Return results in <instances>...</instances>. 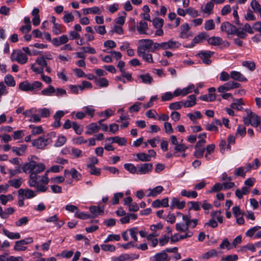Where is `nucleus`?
<instances>
[{
  "label": "nucleus",
  "mask_w": 261,
  "mask_h": 261,
  "mask_svg": "<svg viewBox=\"0 0 261 261\" xmlns=\"http://www.w3.org/2000/svg\"><path fill=\"white\" fill-rule=\"evenodd\" d=\"M42 87V84L39 81H35L31 83L25 81L21 82L19 85V89L21 91L26 92L40 90Z\"/></svg>",
  "instance_id": "4"
},
{
  "label": "nucleus",
  "mask_w": 261,
  "mask_h": 261,
  "mask_svg": "<svg viewBox=\"0 0 261 261\" xmlns=\"http://www.w3.org/2000/svg\"><path fill=\"white\" fill-rule=\"evenodd\" d=\"M208 44L212 45H219L222 43L223 40L220 37H208L207 39Z\"/></svg>",
  "instance_id": "29"
},
{
  "label": "nucleus",
  "mask_w": 261,
  "mask_h": 261,
  "mask_svg": "<svg viewBox=\"0 0 261 261\" xmlns=\"http://www.w3.org/2000/svg\"><path fill=\"white\" fill-rule=\"evenodd\" d=\"M240 84L238 83L234 82H229L226 83L223 85L219 87L218 88V91L219 92L224 93L231 89L239 88L240 87Z\"/></svg>",
  "instance_id": "9"
},
{
  "label": "nucleus",
  "mask_w": 261,
  "mask_h": 261,
  "mask_svg": "<svg viewBox=\"0 0 261 261\" xmlns=\"http://www.w3.org/2000/svg\"><path fill=\"white\" fill-rule=\"evenodd\" d=\"M176 229L179 232H185L188 230L189 226L185 224L178 223L175 225Z\"/></svg>",
  "instance_id": "50"
},
{
  "label": "nucleus",
  "mask_w": 261,
  "mask_h": 261,
  "mask_svg": "<svg viewBox=\"0 0 261 261\" xmlns=\"http://www.w3.org/2000/svg\"><path fill=\"white\" fill-rule=\"evenodd\" d=\"M148 23L145 21L141 20L137 26V30L140 34H147Z\"/></svg>",
  "instance_id": "21"
},
{
  "label": "nucleus",
  "mask_w": 261,
  "mask_h": 261,
  "mask_svg": "<svg viewBox=\"0 0 261 261\" xmlns=\"http://www.w3.org/2000/svg\"><path fill=\"white\" fill-rule=\"evenodd\" d=\"M138 77L141 80L142 83L147 85H150L153 81V78L148 73L144 74H140L138 75Z\"/></svg>",
  "instance_id": "25"
},
{
  "label": "nucleus",
  "mask_w": 261,
  "mask_h": 261,
  "mask_svg": "<svg viewBox=\"0 0 261 261\" xmlns=\"http://www.w3.org/2000/svg\"><path fill=\"white\" fill-rule=\"evenodd\" d=\"M64 115L65 113L63 111H58L56 112L55 115L54 116L55 122L53 124V126L57 128L61 126L60 119L64 116Z\"/></svg>",
  "instance_id": "20"
},
{
  "label": "nucleus",
  "mask_w": 261,
  "mask_h": 261,
  "mask_svg": "<svg viewBox=\"0 0 261 261\" xmlns=\"http://www.w3.org/2000/svg\"><path fill=\"white\" fill-rule=\"evenodd\" d=\"M218 256V252L215 249H211L205 253L203 254L200 257L203 259H208L211 257Z\"/></svg>",
  "instance_id": "34"
},
{
  "label": "nucleus",
  "mask_w": 261,
  "mask_h": 261,
  "mask_svg": "<svg viewBox=\"0 0 261 261\" xmlns=\"http://www.w3.org/2000/svg\"><path fill=\"white\" fill-rule=\"evenodd\" d=\"M5 82L10 87H14L15 85L14 77L10 74H8L5 77Z\"/></svg>",
  "instance_id": "42"
},
{
  "label": "nucleus",
  "mask_w": 261,
  "mask_h": 261,
  "mask_svg": "<svg viewBox=\"0 0 261 261\" xmlns=\"http://www.w3.org/2000/svg\"><path fill=\"white\" fill-rule=\"evenodd\" d=\"M14 197L11 194L0 195V202L3 205H6L8 201H12Z\"/></svg>",
  "instance_id": "36"
},
{
  "label": "nucleus",
  "mask_w": 261,
  "mask_h": 261,
  "mask_svg": "<svg viewBox=\"0 0 261 261\" xmlns=\"http://www.w3.org/2000/svg\"><path fill=\"white\" fill-rule=\"evenodd\" d=\"M137 174H146L150 172L153 169L152 163L141 164L137 166Z\"/></svg>",
  "instance_id": "10"
},
{
  "label": "nucleus",
  "mask_w": 261,
  "mask_h": 261,
  "mask_svg": "<svg viewBox=\"0 0 261 261\" xmlns=\"http://www.w3.org/2000/svg\"><path fill=\"white\" fill-rule=\"evenodd\" d=\"M215 25L213 19H209L205 21L204 29L206 31H210L215 29Z\"/></svg>",
  "instance_id": "52"
},
{
  "label": "nucleus",
  "mask_w": 261,
  "mask_h": 261,
  "mask_svg": "<svg viewBox=\"0 0 261 261\" xmlns=\"http://www.w3.org/2000/svg\"><path fill=\"white\" fill-rule=\"evenodd\" d=\"M242 65L248 68L251 71H253L255 69V64L253 61H245L242 62Z\"/></svg>",
  "instance_id": "51"
},
{
  "label": "nucleus",
  "mask_w": 261,
  "mask_h": 261,
  "mask_svg": "<svg viewBox=\"0 0 261 261\" xmlns=\"http://www.w3.org/2000/svg\"><path fill=\"white\" fill-rule=\"evenodd\" d=\"M9 185L16 189L19 188L22 185V179L21 177L18 178H14L9 180L8 181Z\"/></svg>",
  "instance_id": "33"
},
{
  "label": "nucleus",
  "mask_w": 261,
  "mask_h": 261,
  "mask_svg": "<svg viewBox=\"0 0 261 261\" xmlns=\"http://www.w3.org/2000/svg\"><path fill=\"white\" fill-rule=\"evenodd\" d=\"M196 104V96L192 94L188 97L187 100L184 103L185 108H190L194 106Z\"/></svg>",
  "instance_id": "27"
},
{
  "label": "nucleus",
  "mask_w": 261,
  "mask_h": 261,
  "mask_svg": "<svg viewBox=\"0 0 261 261\" xmlns=\"http://www.w3.org/2000/svg\"><path fill=\"white\" fill-rule=\"evenodd\" d=\"M230 77L240 82H246L247 80L241 72L237 71H232L230 72Z\"/></svg>",
  "instance_id": "24"
},
{
  "label": "nucleus",
  "mask_w": 261,
  "mask_h": 261,
  "mask_svg": "<svg viewBox=\"0 0 261 261\" xmlns=\"http://www.w3.org/2000/svg\"><path fill=\"white\" fill-rule=\"evenodd\" d=\"M96 84L99 87H106L109 85V82L105 77L99 78L96 81Z\"/></svg>",
  "instance_id": "40"
},
{
  "label": "nucleus",
  "mask_w": 261,
  "mask_h": 261,
  "mask_svg": "<svg viewBox=\"0 0 261 261\" xmlns=\"http://www.w3.org/2000/svg\"><path fill=\"white\" fill-rule=\"evenodd\" d=\"M237 101L236 102H233L231 104L230 107L233 109H236L238 110H241L242 109V99H239L237 100Z\"/></svg>",
  "instance_id": "56"
},
{
  "label": "nucleus",
  "mask_w": 261,
  "mask_h": 261,
  "mask_svg": "<svg viewBox=\"0 0 261 261\" xmlns=\"http://www.w3.org/2000/svg\"><path fill=\"white\" fill-rule=\"evenodd\" d=\"M63 20L65 23H67L74 20V16L72 13L65 12L63 16Z\"/></svg>",
  "instance_id": "62"
},
{
  "label": "nucleus",
  "mask_w": 261,
  "mask_h": 261,
  "mask_svg": "<svg viewBox=\"0 0 261 261\" xmlns=\"http://www.w3.org/2000/svg\"><path fill=\"white\" fill-rule=\"evenodd\" d=\"M168 257L167 253L164 250L155 254L150 259L152 261H169L170 258L168 259Z\"/></svg>",
  "instance_id": "16"
},
{
  "label": "nucleus",
  "mask_w": 261,
  "mask_h": 261,
  "mask_svg": "<svg viewBox=\"0 0 261 261\" xmlns=\"http://www.w3.org/2000/svg\"><path fill=\"white\" fill-rule=\"evenodd\" d=\"M246 134V129L245 126L243 125H239L237 129L236 134V137L240 136L241 137H244Z\"/></svg>",
  "instance_id": "43"
},
{
  "label": "nucleus",
  "mask_w": 261,
  "mask_h": 261,
  "mask_svg": "<svg viewBox=\"0 0 261 261\" xmlns=\"http://www.w3.org/2000/svg\"><path fill=\"white\" fill-rule=\"evenodd\" d=\"M188 147L184 144H178L177 145L175 146L174 147V150L175 152H174V155L175 156H179V152L182 153L185 152Z\"/></svg>",
  "instance_id": "28"
},
{
  "label": "nucleus",
  "mask_w": 261,
  "mask_h": 261,
  "mask_svg": "<svg viewBox=\"0 0 261 261\" xmlns=\"http://www.w3.org/2000/svg\"><path fill=\"white\" fill-rule=\"evenodd\" d=\"M37 191H33L32 189H19L18 191V197H23L24 198L31 199L35 197L37 195Z\"/></svg>",
  "instance_id": "7"
},
{
  "label": "nucleus",
  "mask_w": 261,
  "mask_h": 261,
  "mask_svg": "<svg viewBox=\"0 0 261 261\" xmlns=\"http://www.w3.org/2000/svg\"><path fill=\"white\" fill-rule=\"evenodd\" d=\"M180 194L181 196L187 197L188 198L192 197L195 198L198 196V194L196 191H188L185 189L181 190Z\"/></svg>",
  "instance_id": "37"
},
{
  "label": "nucleus",
  "mask_w": 261,
  "mask_h": 261,
  "mask_svg": "<svg viewBox=\"0 0 261 261\" xmlns=\"http://www.w3.org/2000/svg\"><path fill=\"white\" fill-rule=\"evenodd\" d=\"M45 169V165L41 163H37L35 162V168L33 173L30 175L28 180L29 187L35 188L37 192L44 193L48 190V187L42 184H39L38 179L40 176L38 174L43 172Z\"/></svg>",
  "instance_id": "1"
},
{
  "label": "nucleus",
  "mask_w": 261,
  "mask_h": 261,
  "mask_svg": "<svg viewBox=\"0 0 261 261\" xmlns=\"http://www.w3.org/2000/svg\"><path fill=\"white\" fill-rule=\"evenodd\" d=\"M12 61H16L21 64H24L28 61L27 56L20 50H14L11 54Z\"/></svg>",
  "instance_id": "5"
},
{
  "label": "nucleus",
  "mask_w": 261,
  "mask_h": 261,
  "mask_svg": "<svg viewBox=\"0 0 261 261\" xmlns=\"http://www.w3.org/2000/svg\"><path fill=\"white\" fill-rule=\"evenodd\" d=\"M213 55V53L211 51H202L198 54V56L202 60L204 63L209 65L212 61L210 59Z\"/></svg>",
  "instance_id": "13"
},
{
  "label": "nucleus",
  "mask_w": 261,
  "mask_h": 261,
  "mask_svg": "<svg viewBox=\"0 0 261 261\" xmlns=\"http://www.w3.org/2000/svg\"><path fill=\"white\" fill-rule=\"evenodd\" d=\"M27 146L25 144L21 145L20 147H13L12 150L17 155H22L25 152Z\"/></svg>",
  "instance_id": "31"
},
{
  "label": "nucleus",
  "mask_w": 261,
  "mask_h": 261,
  "mask_svg": "<svg viewBox=\"0 0 261 261\" xmlns=\"http://www.w3.org/2000/svg\"><path fill=\"white\" fill-rule=\"evenodd\" d=\"M181 44L178 41L170 40L167 42H164V50L167 49H175L179 47Z\"/></svg>",
  "instance_id": "23"
},
{
  "label": "nucleus",
  "mask_w": 261,
  "mask_h": 261,
  "mask_svg": "<svg viewBox=\"0 0 261 261\" xmlns=\"http://www.w3.org/2000/svg\"><path fill=\"white\" fill-rule=\"evenodd\" d=\"M214 1L215 0H211L209 2L207 3L204 8L202 7V11L205 13H207L208 15L211 14L214 6Z\"/></svg>",
  "instance_id": "30"
},
{
  "label": "nucleus",
  "mask_w": 261,
  "mask_h": 261,
  "mask_svg": "<svg viewBox=\"0 0 261 261\" xmlns=\"http://www.w3.org/2000/svg\"><path fill=\"white\" fill-rule=\"evenodd\" d=\"M238 256L237 254L228 255L221 259V261H236L238 259Z\"/></svg>",
  "instance_id": "64"
},
{
  "label": "nucleus",
  "mask_w": 261,
  "mask_h": 261,
  "mask_svg": "<svg viewBox=\"0 0 261 261\" xmlns=\"http://www.w3.org/2000/svg\"><path fill=\"white\" fill-rule=\"evenodd\" d=\"M220 29L222 32L226 33L227 37L230 38L235 34L236 27L228 21H225L221 23Z\"/></svg>",
  "instance_id": "6"
},
{
  "label": "nucleus",
  "mask_w": 261,
  "mask_h": 261,
  "mask_svg": "<svg viewBox=\"0 0 261 261\" xmlns=\"http://www.w3.org/2000/svg\"><path fill=\"white\" fill-rule=\"evenodd\" d=\"M208 35L206 33H201L196 36L193 39L191 45L192 46H195V44L202 42L203 40H207Z\"/></svg>",
  "instance_id": "17"
},
{
  "label": "nucleus",
  "mask_w": 261,
  "mask_h": 261,
  "mask_svg": "<svg viewBox=\"0 0 261 261\" xmlns=\"http://www.w3.org/2000/svg\"><path fill=\"white\" fill-rule=\"evenodd\" d=\"M153 46V40L147 39H142L138 41V46L137 47V54L140 57L146 62L152 63L153 62L152 56L148 52H153L152 46Z\"/></svg>",
  "instance_id": "2"
},
{
  "label": "nucleus",
  "mask_w": 261,
  "mask_h": 261,
  "mask_svg": "<svg viewBox=\"0 0 261 261\" xmlns=\"http://www.w3.org/2000/svg\"><path fill=\"white\" fill-rule=\"evenodd\" d=\"M247 114L251 115V123L250 125L254 127L259 126V130L261 131V119L256 114L253 113L250 110L246 109Z\"/></svg>",
  "instance_id": "8"
},
{
  "label": "nucleus",
  "mask_w": 261,
  "mask_h": 261,
  "mask_svg": "<svg viewBox=\"0 0 261 261\" xmlns=\"http://www.w3.org/2000/svg\"><path fill=\"white\" fill-rule=\"evenodd\" d=\"M174 97H175L174 95V91L173 93L171 92H167L162 95L161 100L162 101H169L172 99Z\"/></svg>",
  "instance_id": "41"
},
{
  "label": "nucleus",
  "mask_w": 261,
  "mask_h": 261,
  "mask_svg": "<svg viewBox=\"0 0 261 261\" xmlns=\"http://www.w3.org/2000/svg\"><path fill=\"white\" fill-rule=\"evenodd\" d=\"M234 35H237L240 38L244 39L246 37L247 35V33L242 28H237L236 27V30Z\"/></svg>",
  "instance_id": "58"
},
{
  "label": "nucleus",
  "mask_w": 261,
  "mask_h": 261,
  "mask_svg": "<svg viewBox=\"0 0 261 261\" xmlns=\"http://www.w3.org/2000/svg\"><path fill=\"white\" fill-rule=\"evenodd\" d=\"M190 30V27L188 23H186L180 27V33L179 37L182 39H186L189 37L188 32Z\"/></svg>",
  "instance_id": "22"
},
{
  "label": "nucleus",
  "mask_w": 261,
  "mask_h": 261,
  "mask_svg": "<svg viewBox=\"0 0 261 261\" xmlns=\"http://www.w3.org/2000/svg\"><path fill=\"white\" fill-rule=\"evenodd\" d=\"M152 22L155 28L161 29L163 25L164 20L162 18H156L153 20Z\"/></svg>",
  "instance_id": "57"
},
{
  "label": "nucleus",
  "mask_w": 261,
  "mask_h": 261,
  "mask_svg": "<svg viewBox=\"0 0 261 261\" xmlns=\"http://www.w3.org/2000/svg\"><path fill=\"white\" fill-rule=\"evenodd\" d=\"M199 98L205 101H213L216 99V96L215 94L209 93L208 94L200 96Z\"/></svg>",
  "instance_id": "38"
},
{
  "label": "nucleus",
  "mask_w": 261,
  "mask_h": 261,
  "mask_svg": "<svg viewBox=\"0 0 261 261\" xmlns=\"http://www.w3.org/2000/svg\"><path fill=\"white\" fill-rule=\"evenodd\" d=\"M136 156L139 161L142 162H148L150 161L148 154L144 152L137 153Z\"/></svg>",
  "instance_id": "39"
},
{
  "label": "nucleus",
  "mask_w": 261,
  "mask_h": 261,
  "mask_svg": "<svg viewBox=\"0 0 261 261\" xmlns=\"http://www.w3.org/2000/svg\"><path fill=\"white\" fill-rule=\"evenodd\" d=\"M164 190V188L161 186H158L153 189H149L147 191L148 192L147 195V197H155L158 195L160 194Z\"/></svg>",
  "instance_id": "18"
},
{
  "label": "nucleus",
  "mask_w": 261,
  "mask_h": 261,
  "mask_svg": "<svg viewBox=\"0 0 261 261\" xmlns=\"http://www.w3.org/2000/svg\"><path fill=\"white\" fill-rule=\"evenodd\" d=\"M83 109L85 111L86 115H88L91 118L94 116L95 110L92 106L84 107Z\"/></svg>",
  "instance_id": "47"
},
{
  "label": "nucleus",
  "mask_w": 261,
  "mask_h": 261,
  "mask_svg": "<svg viewBox=\"0 0 261 261\" xmlns=\"http://www.w3.org/2000/svg\"><path fill=\"white\" fill-rule=\"evenodd\" d=\"M3 233L10 239H18L20 238V235L18 232H10L5 229L3 230Z\"/></svg>",
  "instance_id": "35"
},
{
  "label": "nucleus",
  "mask_w": 261,
  "mask_h": 261,
  "mask_svg": "<svg viewBox=\"0 0 261 261\" xmlns=\"http://www.w3.org/2000/svg\"><path fill=\"white\" fill-rule=\"evenodd\" d=\"M87 168L90 169L89 173L91 175L99 176L101 173V169L95 166H89Z\"/></svg>",
  "instance_id": "53"
},
{
  "label": "nucleus",
  "mask_w": 261,
  "mask_h": 261,
  "mask_svg": "<svg viewBox=\"0 0 261 261\" xmlns=\"http://www.w3.org/2000/svg\"><path fill=\"white\" fill-rule=\"evenodd\" d=\"M100 246L101 249L105 251L114 252L116 250L115 246L113 245L102 244Z\"/></svg>",
  "instance_id": "60"
},
{
  "label": "nucleus",
  "mask_w": 261,
  "mask_h": 261,
  "mask_svg": "<svg viewBox=\"0 0 261 261\" xmlns=\"http://www.w3.org/2000/svg\"><path fill=\"white\" fill-rule=\"evenodd\" d=\"M69 41L67 35H63L59 37L54 38L52 40V43L55 46H59L62 44H66Z\"/></svg>",
  "instance_id": "15"
},
{
  "label": "nucleus",
  "mask_w": 261,
  "mask_h": 261,
  "mask_svg": "<svg viewBox=\"0 0 261 261\" xmlns=\"http://www.w3.org/2000/svg\"><path fill=\"white\" fill-rule=\"evenodd\" d=\"M221 212L220 211H215L211 213V216L213 218H216L219 223L223 222V217L221 215Z\"/></svg>",
  "instance_id": "61"
},
{
  "label": "nucleus",
  "mask_w": 261,
  "mask_h": 261,
  "mask_svg": "<svg viewBox=\"0 0 261 261\" xmlns=\"http://www.w3.org/2000/svg\"><path fill=\"white\" fill-rule=\"evenodd\" d=\"M195 149L194 155L197 158H202L205 150V148L203 147H195Z\"/></svg>",
  "instance_id": "48"
},
{
  "label": "nucleus",
  "mask_w": 261,
  "mask_h": 261,
  "mask_svg": "<svg viewBox=\"0 0 261 261\" xmlns=\"http://www.w3.org/2000/svg\"><path fill=\"white\" fill-rule=\"evenodd\" d=\"M34 159L38 160V158L35 155L32 156L31 161L28 163H25L22 166V170L25 173H29L30 175L33 173L36 162L33 160Z\"/></svg>",
  "instance_id": "11"
},
{
  "label": "nucleus",
  "mask_w": 261,
  "mask_h": 261,
  "mask_svg": "<svg viewBox=\"0 0 261 261\" xmlns=\"http://www.w3.org/2000/svg\"><path fill=\"white\" fill-rule=\"evenodd\" d=\"M182 103V101L172 102L169 105V108L170 110H179L181 108Z\"/></svg>",
  "instance_id": "63"
},
{
  "label": "nucleus",
  "mask_w": 261,
  "mask_h": 261,
  "mask_svg": "<svg viewBox=\"0 0 261 261\" xmlns=\"http://www.w3.org/2000/svg\"><path fill=\"white\" fill-rule=\"evenodd\" d=\"M90 212L93 214L92 218H95L98 215H102L104 213L103 209L100 207L92 206L89 207Z\"/></svg>",
  "instance_id": "32"
},
{
  "label": "nucleus",
  "mask_w": 261,
  "mask_h": 261,
  "mask_svg": "<svg viewBox=\"0 0 261 261\" xmlns=\"http://www.w3.org/2000/svg\"><path fill=\"white\" fill-rule=\"evenodd\" d=\"M186 206V202L185 201H180L179 199L176 197L172 198L170 208L171 210H173L175 207L178 209H182Z\"/></svg>",
  "instance_id": "14"
},
{
  "label": "nucleus",
  "mask_w": 261,
  "mask_h": 261,
  "mask_svg": "<svg viewBox=\"0 0 261 261\" xmlns=\"http://www.w3.org/2000/svg\"><path fill=\"white\" fill-rule=\"evenodd\" d=\"M30 128H32L31 133L33 135H39L43 132L41 126H35L33 125H30Z\"/></svg>",
  "instance_id": "49"
},
{
  "label": "nucleus",
  "mask_w": 261,
  "mask_h": 261,
  "mask_svg": "<svg viewBox=\"0 0 261 261\" xmlns=\"http://www.w3.org/2000/svg\"><path fill=\"white\" fill-rule=\"evenodd\" d=\"M50 171H49V169H48L46 171V172H45V173L42 176H40V184H42L43 185H45L46 186V185H47L49 181V179L48 178V173L49 172H50Z\"/></svg>",
  "instance_id": "44"
},
{
  "label": "nucleus",
  "mask_w": 261,
  "mask_h": 261,
  "mask_svg": "<svg viewBox=\"0 0 261 261\" xmlns=\"http://www.w3.org/2000/svg\"><path fill=\"white\" fill-rule=\"evenodd\" d=\"M74 216L76 218L84 220L87 219L91 217L90 215L84 212H80L79 210L75 213Z\"/></svg>",
  "instance_id": "59"
},
{
  "label": "nucleus",
  "mask_w": 261,
  "mask_h": 261,
  "mask_svg": "<svg viewBox=\"0 0 261 261\" xmlns=\"http://www.w3.org/2000/svg\"><path fill=\"white\" fill-rule=\"evenodd\" d=\"M87 131L85 132L87 135H92L98 132L100 129V126L96 123H91L87 126Z\"/></svg>",
  "instance_id": "19"
},
{
  "label": "nucleus",
  "mask_w": 261,
  "mask_h": 261,
  "mask_svg": "<svg viewBox=\"0 0 261 261\" xmlns=\"http://www.w3.org/2000/svg\"><path fill=\"white\" fill-rule=\"evenodd\" d=\"M124 196L123 193L118 192L114 194L113 198L112 199V203L113 205H116L119 203V199H121Z\"/></svg>",
  "instance_id": "46"
},
{
  "label": "nucleus",
  "mask_w": 261,
  "mask_h": 261,
  "mask_svg": "<svg viewBox=\"0 0 261 261\" xmlns=\"http://www.w3.org/2000/svg\"><path fill=\"white\" fill-rule=\"evenodd\" d=\"M251 7L256 13L261 11V6L256 0H253L250 4Z\"/></svg>",
  "instance_id": "54"
},
{
  "label": "nucleus",
  "mask_w": 261,
  "mask_h": 261,
  "mask_svg": "<svg viewBox=\"0 0 261 261\" xmlns=\"http://www.w3.org/2000/svg\"><path fill=\"white\" fill-rule=\"evenodd\" d=\"M194 88L195 86L193 84H191L182 89L177 88L174 91V95L176 97L180 95L182 96H186L187 94L192 93L194 90Z\"/></svg>",
  "instance_id": "12"
},
{
  "label": "nucleus",
  "mask_w": 261,
  "mask_h": 261,
  "mask_svg": "<svg viewBox=\"0 0 261 261\" xmlns=\"http://www.w3.org/2000/svg\"><path fill=\"white\" fill-rule=\"evenodd\" d=\"M66 138L65 136L63 135L59 136L54 146L55 147H61L63 146L66 143Z\"/></svg>",
  "instance_id": "55"
},
{
  "label": "nucleus",
  "mask_w": 261,
  "mask_h": 261,
  "mask_svg": "<svg viewBox=\"0 0 261 261\" xmlns=\"http://www.w3.org/2000/svg\"><path fill=\"white\" fill-rule=\"evenodd\" d=\"M56 137V133L51 132L46 136L39 137L38 139L34 140L32 145L38 149H43L47 144L51 143V138Z\"/></svg>",
  "instance_id": "3"
},
{
  "label": "nucleus",
  "mask_w": 261,
  "mask_h": 261,
  "mask_svg": "<svg viewBox=\"0 0 261 261\" xmlns=\"http://www.w3.org/2000/svg\"><path fill=\"white\" fill-rule=\"evenodd\" d=\"M124 168L133 174H137V167H135L133 164H125L124 165Z\"/></svg>",
  "instance_id": "45"
},
{
  "label": "nucleus",
  "mask_w": 261,
  "mask_h": 261,
  "mask_svg": "<svg viewBox=\"0 0 261 261\" xmlns=\"http://www.w3.org/2000/svg\"><path fill=\"white\" fill-rule=\"evenodd\" d=\"M56 92V89L52 85H49L47 88L42 90L40 94L43 96H50L53 95Z\"/></svg>",
  "instance_id": "26"
}]
</instances>
